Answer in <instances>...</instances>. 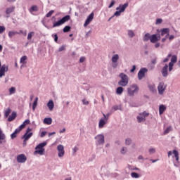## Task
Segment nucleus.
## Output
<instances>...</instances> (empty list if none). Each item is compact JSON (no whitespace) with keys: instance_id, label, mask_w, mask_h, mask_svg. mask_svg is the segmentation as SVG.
I'll list each match as a JSON object with an SVG mask.
<instances>
[{"instance_id":"nucleus-1","label":"nucleus","mask_w":180,"mask_h":180,"mask_svg":"<svg viewBox=\"0 0 180 180\" xmlns=\"http://www.w3.org/2000/svg\"><path fill=\"white\" fill-rule=\"evenodd\" d=\"M119 77L121 78V80L118 82V85L120 86H127L129 84V76L124 73H120Z\"/></svg>"},{"instance_id":"nucleus-2","label":"nucleus","mask_w":180,"mask_h":180,"mask_svg":"<svg viewBox=\"0 0 180 180\" xmlns=\"http://www.w3.org/2000/svg\"><path fill=\"white\" fill-rule=\"evenodd\" d=\"M46 146L47 142H42L38 144L35 148L36 150L34 152V154H39V155H43V154H44V147H46Z\"/></svg>"},{"instance_id":"nucleus-3","label":"nucleus","mask_w":180,"mask_h":180,"mask_svg":"<svg viewBox=\"0 0 180 180\" xmlns=\"http://www.w3.org/2000/svg\"><path fill=\"white\" fill-rule=\"evenodd\" d=\"M148 116H150V113L147 112V111H143L139 114L136 117V120L138 123H144L146 120V117H148Z\"/></svg>"},{"instance_id":"nucleus-4","label":"nucleus","mask_w":180,"mask_h":180,"mask_svg":"<svg viewBox=\"0 0 180 180\" xmlns=\"http://www.w3.org/2000/svg\"><path fill=\"white\" fill-rule=\"evenodd\" d=\"M139 91L137 84H132L127 89L128 95L129 96H134V94H138Z\"/></svg>"},{"instance_id":"nucleus-5","label":"nucleus","mask_w":180,"mask_h":180,"mask_svg":"<svg viewBox=\"0 0 180 180\" xmlns=\"http://www.w3.org/2000/svg\"><path fill=\"white\" fill-rule=\"evenodd\" d=\"M127 6H129V3H125L124 5L120 4L118 7L116 8V11L113 16H120V15L122 14V13L124 12V11H126V8H127Z\"/></svg>"},{"instance_id":"nucleus-6","label":"nucleus","mask_w":180,"mask_h":180,"mask_svg":"<svg viewBox=\"0 0 180 180\" xmlns=\"http://www.w3.org/2000/svg\"><path fill=\"white\" fill-rule=\"evenodd\" d=\"M71 17H70V15H65L64 16L61 20L57 21V22H54L53 24L52 27H58V26H61V25H64V23H65V22H68V20H70Z\"/></svg>"},{"instance_id":"nucleus-7","label":"nucleus","mask_w":180,"mask_h":180,"mask_svg":"<svg viewBox=\"0 0 180 180\" xmlns=\"http://www.w3.org/2000/svg\"><path fill=\"white\" fill-rule=\"evenodd\" d=\"M165 89H167V85L165 84V83H164V82H160L158 86V91L159 95H164Z\"/></svg>"},{"instance_id":"nucleus-8","label":"nucleus","mask_w":180,"mask_h":180,"mask_svg":"<svg viewBox=\"0 0 180 180\" xmlns=\"http://www.w3.org/2000/svg\"><path fill=\"white\" fill-rule=\"evenodd\" d=\"M118 60H119V54L113 55L111 58L112 68H117V66L119 65V63H117Z\"/></svg>"},{"instance_id":"nucleus-9","label":"nucleus","mask_w":180,"mask_h":180,"mask_svg":"<svg viewBox=\"0 0 180 180\" xmlns=\"http://www.w3.org/2000/svg\"><path fill=\"white\" fill-rule=\"evenodd\" d=\"M96 140V144L101 146V144H105V136L103 134H98L95 137Z\"/></svg>"},{"instance_id":"nucleus-10","label":"nucleus","mask_w":180,"mask_h":180,"mask_svg":"<svg viewBox=\"0 0 180 180\" xmlns=\"http://www.w3.org/2000/svg\"><path fill=\"white\" fill-rule=\"evenodd\" d=\"M5 72H8V66L6 65H1L0 60V78L5 77Z\"/></svg>"},{"instance_id":"nucleus-11","label":"nucleus","mask_w":180,"mask_h":180,"mask_svg":"<svg viewBox=\"0 0 180 180\" xmlns=\"http://www.w3.org/2000/svg\"><path fill=\"white\" fill-rule=\"evenodd\" d=\"M148 71V70L146 68H141L138 72L139 79L141 80L142 78H144V77H146V72H147Z\"/></svg>"},{"instance_id":"nucleus-12","label":"nucleus","mask_w":180,"mask_h":180,"mask_svg":"<svg viewBox=\"0 0 180 180\" xmlns=\"http://www.w3.org/2000/svg\"><path fill=\"white\" fill-rule=\"evenodd\" d=\"M57 150L58 151V155L59 158L64 157V154H65V151L64 150V146L58 145L57 146Z\"/></svg>"},{"instance_id":"nucleus-13","label":"nucleus","mask_w":180,"mask_h":180,"mask_svg":"<svg viewBox=\"0 0 180 180\" xmlns=\"http://www.w3.org/2000/svg\"><path fill=\"white\" fill-rule=\"evenodd\" d=\"M161 40V35L158 34H154L150 35V43H157Z\"/></svg>"},{"instance_id":"nucleus-14","label":"nucleus","mask_w":180,"mask_h":180,"mask_svg":"<svg viewBox=\"0 0 180 180\" xmlns=\"http://www.w3.org/2000/svg\"><path fill=\"white\" fill-rule=\"evenodd\" d=\"M27 160V158H26V155H25V154H20L17 156V162H20V164L26 162Z\"/></svg>"},{"instance_id":"nucleus-15","label":"nucleus","mask_w":180,"mask_h":180,"mask_svg":"<svg viewBox=\"0 0 180 180\" xmlns=\"http://www.w3.org/2000/svg\"><path fill=\"white\" fill-rule=\"evenodd\" d=\"M94 13H91V14L87 17V18L84 24V27H86L88 26V25H89V23H91V22L92 20H94Z\"/></svg>"},{"instance_id":"nucleus-16","label":"nucleus","mask_w":180,"mask_h":180,"mask_svg":"<svg viewBox=\"0 0 180 180\" xmlns=\"http://www.w3.org/2000/svg\"><path fill=\"white\" fill-rule=\"evenodd\" d=\"M162 77H164L165 78H166V77H168V65L165 64V66L162 68Z\"/></svg>"},{"instance_id":"nucleus-17","label":"nucleus","mask_w":180,"mask_h":180,"mask_svg":"<svg viewBox=\"0 0 180 180\" xmlns=\"http://www.w3.org/2000/svg\"><path fill=\"white\" fill-rule=\"evenodd\" d=\"M160 36H165L166 38H168V37L169 36V29L164 28L161 30Z\"/></svg>"},{"instance_id":"nucleus-18","label":"nucleus","mask_w":180,"mask_h":180,"mask_svg":"<svg viewBox=\"0 0 180 180\" xmlns=\"http://www.w3.org/2000/svg\"><path fill=\"white\" fill-rule=\"evenodd\" d=\"M148 89L152 94H155L157 92V89H155V84H149L148 85Z\"/></svg>"},{"instance_id":"nucleus-19","label":"nucleus","mask_w":180,"mask_h":180,"mask_svg":"<svg viewBox=\"0 0 180 180\" xmlns=\"http://www.w3.org/2000/svg\"><path fill=\"white\" fill-rule=\"evenodd\" d=\"M32 136H33V132H30L29 134L25 133L22 136V139H24V141H27V140H29L30 139V137H32Z\"/></svg>"},{"instance_id":"nucleus-20","label":"nucleus","mask_w":180,"mask_h":180,"mask_svg":"<svg viewBox=\"0 0 180 180\" xmlns=\"http://www.w3.org/2000/svg\"><path fill=\"white\" fill-rule=\"evenodd\" d=\"M47 107L49 110L51 112L53 109H54V101L53 100H50L47 103Z\"/></svg>"},{"instance_id":"nucleus-21","label":"nucleus","mask_w":180,"mask_h":180,"mask_svg":"<svg viewBox=\"0 0 180 180\" xmlns=\"http://www.w3.org/2000/svg\"><path fill=\"white\" fill-rule=\"evenodd\" d=\"M16 112L13 111L11 115L8 117V122H13L15 119H16Z\"/></svg>"},{"instance_id":"nucleus-22","label":"nucleus","mask_w":180,"mask_h":180,"mask_svg":"<svg viewBox=\"0 0 180 180\" xmlns=\"http://www.w3.org/2000/svg\"><path fill=\"white\" fill-rule=\"evenodd\" d=\"M165 110H167V106L162 104L159 106V115H162Z\"/></svg>"},{"instance_id":"nucleus-23","label":"nucleus","mask_w":180,"mask_h":180,"mask_svg":"<svg viewBox=\"0 0 180 180\" xmlns=\"http://www.w3.org/2000/svg\"><path fill=\"white\" fill-rule=\"evenodd\" d=\"M13 12H15V6L8 7L6 10V15H11Z\"/></svg>"},{"instance_id":"nucleus-24","label":"nucleus","mask_w":180,"mask_h":180,"mask_svg":"<svg viewBox=\"0 0 180 180\" xmlns=\"http://www.w3.org/2000/svg\"><path fill=\"white\" fill-rule=\"evenodd\" d=\"M143 41H148L151 40V34L150 33H146L143 37Z\"/></svg>"},{"instance_id":"nucleus-25","label":"nucleus","mask_w":180,"mask_h":180,"mask_svg":"<svg viewBox=\"0 0 180 180\" xmlns=\"http://www.w3.org/2000/svg\"><path fill=\"white\" fill-rule=\"evenodd\" d=\"M106 124V122L105 119H101L98 122V127L99 129H102Z\"/></svg>"},{"instance_id":"nucleus-26","label":"nucleus","mask_w":180,"mask_h":180,"mask_svg":"<svg viewBox=\"0 0 180 180\" xmlns=\"http://www.w3.org/2000/svg\"><path fill=\"white\" fill-rule=\"evenodd\" d=\"M44 124H51V123H53V120L51 117L44 118Z\"/></svg>"},{"instance_id":"nucleus-27","label":"nucleus","mask_w":180,"mask_h":180,"mask_svg":"<svg viewBox=\"0 0 180 180\" xmlns=\"http://www.w3.org/2000/svg\"><path fill=\"white\" fill-rule=\"evenodd\" d=\"M16 34H19V32L16 31L8 32V37H10V39H12L13 36H16Z\"/></svg>"},{"instance_id":"nucleus-28","label":"nucleus","mask_w":180,"mask_h":180,"mask_svg":"<svg viewBox=\"0 0 180 180\" xmlns=\"http://www.w3.org/2000/svg\"><path fill=\"white\" fill-rule=\"evenodd\" d=\"M5 139H6L5 134H4V131L0 129V144H2V141L1 140H5Z\"/></svg>"},{"instance_id":"nucleus-29","label":"nucleus","mask_w":180,"mask_h":180,"mask_svg":"<svg viewBox=\"0 0 180 180\" xmlns=\"http://www.w3.org/2000/svg\"><path fill=\"white\" fill-rule=\"evenodd\" d=\"M173 154H174V157L176 158V161H179V153L176 150H173Z\"/></svg>"},{"instance_id":"nucleus-30","label":"nucleus","mask_w":180,"mask_h":180,"mask_svg":"<svg viewBox=\"0 0 180 180\" xmlns=\"http://www.w3.org/2000/svg\"><path fill=\"white\" fill-rule=\"evenodd\" d=\"M116 94L117 95H122V94H123V87H117L116 89Z\"/></svg>"},{"instance_id":"nucleus-31","label":"nucleus","mask_w":180,"mask_h":180,"mask_svg":"<svg viewBox=\"0 0 180 180\" xmlns=\"http://www.w3.org/2000/svg\"><path fill=\"white\" fill-rule=\"evenodd\" d=\"M39 101V98L36 97L35 100L33 103L32 105V110H36V107L37 106V101Z\"/></svg>"},{"instance_id":"nucleus-32","label":"nucleus","mask_w":180,"mask_h":180,"mask_svg":"<svg viewBox=\"0 0 180 180\" xmlns=\"http://www.w3.org/2000/svg\"><path fill=\"white\" fill-rule=\"evenodd\" d=\"M26 60H27V56H24L21 57L20 60V64H26Z\"/></svg>"},{"instance_id":"nucleus-33","label":"nucleus","mask_w":180,"mask_h":180,"mask_svg":"<svg viewBox=\"0 0 180 180\" xmlns=\"http://www.w3.org/2000/svg\"><path fill=\"white\" fill-rule=\"evenodd\" d=\"M133 143V141L130 138H127L125 139V146H130Z\"/></svg>"},{"instance_id":"nucleus-34","label":"nucleus","mask_w":180,"mask_h":180,"mask_svg":"<svg viewBox=\"0 0 180 180\" xmlns=\"http://www.w3.org/2000/svg\"><path fill=\"white\" fill-rule=\"evenodd\" d=\"M127 33H128L129 37L132 38V37H134V36H136V34H134V32L131 30H129L127 31Z\"/></svg>"},{"instance_id":"nucleus-35","label":"nucleus","mask_w":180,"mask_h":180,"mask_svg":"<svg viewBox=\"0 0 180 180\" xmlns=\"http://www.w3.org/2000/svg\"><path fill=\"white\" fill-rule=\"evenodd\" d=\"M18 133H19V131H18V129H16L15 131L11 134L12 140H13V139H16V134H18Z\"/></svg>"},{"instance_id":"nucleus-36","label":"nucleus","mask_w":180,"mask_h":180,"mask_svg":"<svg viewBox=\"0 0 180 180\" xmlns=\"http://www.w3.org/2000/svg\"><path fill=\"white\" fill-rule=\"evenodd\" d=\"M11 115V108H7L4 112V117H8Z\"/></svg>"},{"instance_id":"nucleus-37","label":"nucleus","mask_w":180,"mask_h":180,"mask_svg":"<svg viewBox=\"0 0 180 180\" xmlns=\"http://www.w3.org/2000/svg\"><path fill=\"white\" fill-rule=\"evenodd\" d=\"M37 11H39L37 6H32L30 9V12H37Z\"/></svg>"},{"instance_id":"nucleus-38","label":"nucleus","mask_w":180,"mask_h":180,"mask_svg":"<svg viewBox=\"0 0 180 180\" xmlns=\"http://www.w3.org/2000/svg\"><path fill=\"white\" fill-rule=\"evenodd\" d=\"M16 92V88L11 87L9 89V95H13Z\"/></svg>"},{"instance_id":"nucleus-39","label":"nucleus","mask_w":180,"mask_h":180,"mask_svg":"<svg viewBox=\"0 0 180 180\" xmlns=\"http://www.w3.org/2000/svg\"><path fill=\"white\" fill-rule=\"evenodd\" d=\"M176 61H178V58L176 57V56H175V55L172 56L170 62L175 64V63H176Z\"/></svg>"},{"instance_id":"nucleus-40","label":"nucleus","mask_w":180,"mask_h":180,"mask_svg":"<svg viewBox=\"0 0 180 180\" xmlns=\"http://www.w3.org/2000/svg\"><path fill=\"white\" fill-rule=\"evenodd\" d=\"M34 36V32H30L27 35V40H32V37Z\"/></svg>"},{"instance_id":"nucleus-41","label":"nucleus","mask_w":180,"mask_h":180,"mask_svg":"<svg viewBox=\"0 0 180 180\" xmlns=\"http://www.w3.org/2000/svg\"><path fill=\"white\" fill-rule=\"evenodd\" d=\"M71 30V27L70 26H65L64 28H63V32L64 33H68V32H70Z\"/></svg>"},{"instance_id":"nucleus-42","label":"nucleus","mask_w":180,"mask_h":180,"mask_svg":"<svg viewBox=\"0 0 180 180\" xmlns=\"http://www.w3.org/2000/svg\"><path fill=\"white\" fill-rule=\"evenodd\" d=\"M131 178H140V174L136 172L131 173Z\"/></svg>"},{"instance_id":"nucleus-43","label":"nucleus","mask_w":180,"mask_h":180,"mask_svg":"<svg viewBox=\"0 0 180 180\" xmlns=\"http://www.w3.org/2000/svg\"><path fill=\"white\" fill-rule=\"evenodd\" d=\"M172 127H168L164 131V134H168L169 131H172Z\"/></svg>"},{"instance_id":"nucleus-44","label":"nucleus","mask_w":180,"mask_h":180,"mask_svg":"<svg viewBox=\"0 0 180 180\" xmlns=\"http://www.w3.org/2000/svg\"><path fill=\"white\" fill-rule=\"evenodd\" d=\"M121 154L124 155L126 153H127V148L126 147H122L120 150Z\"/></svg>"},{"instance_id":"nucleus-45","label":"nucleus","mask_w":180,"mask_h":180,"mask_svg":"<svg viewBox=\"0 0 180 180\" xmlns=\"http://www.w3.org/2000/svg\"><path fill=\"white\" fill-rule=\"evenodd\" d=\"M52 37L54 38V41H56V43L58 41V36L57 35V34H53Z\"/></svg>"},{"instance_id":"nucleus-46","label":"nucleus","mask_w":180,"mask_h":180,"mask_svg":"<svg viewBox=\"0 0 180 180\" xmlns=\"http://www.w3.org/2000/svg\"><path fill=\"white\" fill-rule=\"evenodd\" d=\"M54 13V10L50 11L47 14H46V18H51V16Z\"/></svg>"},{"instance_id":"nucleus-47","label":"nucleus","mask_w":180,"mask_h":180,"mask_svg":"<svg viewBox=\"0 0 180 180\" xmlns=\"http://www.w3.org/2000/svg\"><path fill=\"white\" fill-rule=\"evenodd\" d=\"M25 127H26V126L25 125V124H22L19 127V129H18V132H20V131L23 130V129H25Z\"/></svg>"},{"instance_id":"nucleus-48","label":"nucleus","mask_w":180,"mask_h":180,"mask_svg":"<svg viewBox=\"0 0 180 180\" xmlns=\"http://www.w3.org/2000/svg\"><path fill=\"white\" fill-rule=\"evenodd\" d=\"M6 30V28L4 26H0V34L4 33Z\"/></svg>"},{"instance_id":"nucleus-49","label":"nucleus","mask_w":180,"mask_h":180,"mask_svg":"<svg viewBox=\"0 0 180 180\" xmlns=\"http://www.w3.org/2000/svg\"><path fill=\"white\" fill-rule=\"evenodd\" d=\"M64 50H65V45H63L58 49L59 52L64 51Z\"/></svg>"},{"instance_id":"nucleus-50","label":"nucleus","mask_w":180,"mask_h":180,"mask_svg":"<svg viewBox=\"0 0 180 180\" xmlns=\"http://www.w3.org/2000/svg\"><path fill=\"white\" fill-rule=\"evenodd\" d=\"M151 64H153V65H155V64H157V58L151 60Z\"/></svg>"},{"instance_id":"nucleus-51","label":"nucleus","mask_w":180,"mask_h":180,"mask_svg":"<svg viewBox=\"0 0 180 180\" xmlns=\"http://www.w3.org/2000/svg\"><path fill=\"white\" fill-rule=\"evenodd\" d=\"M155 153V148H152L149 149V153L150 154H154Z\"/></svg>"},{"instance_id":"nucleus-52","label":"nucleus","mask_w":180,"mask_h":180,"mask_svg":"<svg viewBox=\"0 0 180 180\" xmlns=\"http://www.w3.org/2000/svg\"><path fill=\"white\" fill-rule=\"evenodd\" d=\"M112 109H113V110H119V109H120V106L114 105V106H112Z\"/></svg>"},{"instance_id":"nucleus-53","label":"nucleus","mask_w":180,"mask_h":180,"mask_svg":"<svg viewBox=\"0 0 180 180\" xmlns=\"http://www.w3.org/2000/svg\"><path fill=\"white\" fill-rule=\"evenodd\" d=\"M103 115L104 119H105V120H108V119H109V116H110V113H108V114H106V115L103 114Z\"/></svg>"},{"instance_id":"nucleus-54","label":"nucleus","mask_w":180,"mask_h":180,"mask_svg":"<svg viewBox=\"0 0 180 180\" xmlns=\"http://www.w3.org/2000/svg\"><path fill=\"white\" fill-rule=\"evenodd\" d=\"M160 23H162V19L161 18H158L156 20V25H160Z\"/></svg>"},{"instance_id":"nucleus-55","label":"nucleus","mask_w":180,"mask_h":180,"mask_svg":"<svg viewBox=\"0 0 180 180\" xmlns=\"http://www.w3.org/2000/svg\"><path fill=\"white\" fill-rule=\"evenodd\" d=\"M115 0H112L110 3V4L108 6V8H112L113 7V5H115Z\"/></svg>"},{"instance_id":"nucleus-56","label":"nucleus","mask_w":180,"mask_h":180,"mask_svg":"<svg viewBox=\"0 0 180 180\" xmlns=\"http://www.w3.org/2000/svg\"><path fill=\"white\" fill-rule=\"evenodd\" d=\"M72 151H73V155L75 154V153H77V151H78V147L75 146L74 148H72Z\"/></svg>"},{"instance_id":"nucleus-57","label":"nucleus","mask_w":180,"mask_h":180,"mask_svg":"<svg viewBox=\"0 0 180 180\" xmlns=\"http://www.w3.org/2000/svg\"><path fill=\"white\" fill-rule=\"evenodd\" d=\"M91 33H92V31L89 30L85 35L86 39H88Z\"/></svg>"},{"instance_id":"nucleus-58","label":"nucleus","mask_w":180,"mask_h":180,"mask_svg":"<svg viewBox=\"0 0 180 180\" xmlns=\"http://www.w3.org/2000/svg\"><path fill=\"white\" fill-rule=\"evenodd\" d=\"M30 123V120H26L25 122H22L24 125L29 124Z\"/></svg>"},{"instance_id":"nucleus-59","label":"nucleus","mask_w":180,"mask_h":180,"mask_svg":"<svg viewBox=\"0 0 180 180\" xmlns=\"http://www.w3.org/2000/svg\"><path fill=\"white\" fill-rule=\"evenodd\" d=\"M82 103H83V105H89V102L86 101V100H85V99L82 100Z\"/></svg>"},{"instance_id":"nucleus-60","label":"nucleus","mask_w":180,"mask_h":180,"mask_svg":"<svg viewBox=\"0 0 180 180\" xmlns=\"http://www.w3.org/2000/svg\"><path fill=\"white\" fill-rule=\"evenodd\" d=\"M47 134L46 131H42L40 134V137H44Z\"/></svg>"},{"instance_id":"nucleus-61","label":"nucleus","mask_w":180,"mask_h":180,"mask_svg":"<svg viewBox=\"0 0 180 180\" xmlns=\"http://www.w3.org/2000/svg\"><path fill=\"white\" fill-rule=\"evenodd\" d=\"M84 61H85V57L82 56V57L79 58V63H84Z\"/></svg>"},{"instance_id":"nucleus-62","label":"nucleus","mask_w":180,"mask_h":180,"mask_svg":"<svg viewBox=\"0 0 180 180\" xmlns=\"http://www.w3.org/2000/svg\"><path fill=\"white\" fill-rule=\"evenodd\" d=\"M135 70H136V65H133L132 69L130 70V72H134Z\"/></svg>"},{"instance_id":"nucleus-63","label":"nucleus","mask_w":180,"mask_h":180,"mask_svg":"<svg viewBox=\"0 0 180 180\" xmlns=\"http://www.w3.org/2000/svg\"><path fill=\"white\" fill-rule=\"evenodd\" d=\"M174 39H175V36H174V35H170L169 37V40H174Z\"/></svg>"},{"instance_id":"nucleus-64","label":"nucleus","mask_w":180,"mask_h":180,"mask_svg":"<svg viewBox=\"0 0 180 180\" xmlns=\"http://www.w3.org/2000/svg\"><path fill=\"white\" fill-rule=\"evenodd\" d=\"M174 63H172V62H169V65H168V67H174Z\"/></svg>"}]
</instances>
